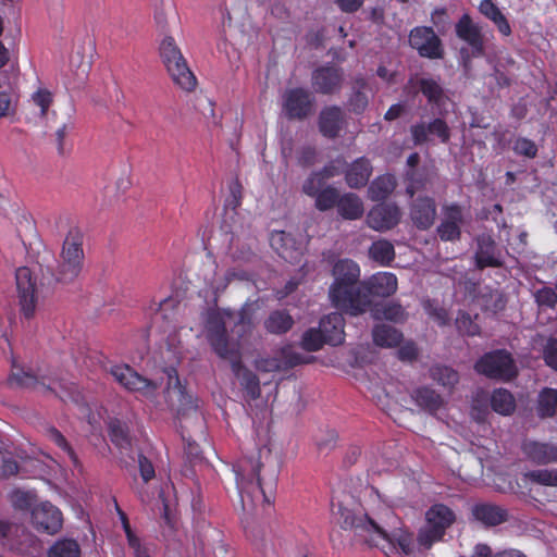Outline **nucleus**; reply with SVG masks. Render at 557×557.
<instances>
[{
  "label": "nucleus",
  "mask_w": 557,
  "mask_h": 557,
  "mask_svg": "<svg viewBox=\"0 0 557 557\" xmlns=\"http://www.w3.org/2000/svg\"><path fill=\"white\" fill-rule=\"evenodd\" d=\"M234 317L231 309H224L222 313H211L207 321V339L218 357L233 361L234 368H239L242 347L249 343L256 326L236 319L228 333L224 318Z\"/></svg>",
  "instance_id": "f257e3e1"
},
{
  "label": "nucleus",
  "mask_w": 557,
  "mask_h": 557,
  "mask_svg": "<svg viewBox=\"0 0 557 557\" xmlns=\"http://www.w3.org/2000/svg\"><path fill=\"white\" fill-rule=\"evenodd\" d=\"M334 282L330 287L332 305L350 315L360 314V305H363L364 296L359 283L360 268L351 259H339L333 267Z\"/></svg>",
  "instance_id": "f03ea898"
},
{
  "label": "nucleus",
  "mask_w": 557,
  "mask_h": 557,
  "mask_svg": "<svg viewBox=\"0 0 557 557\" xmlns=\"http://www.w3.org/2000/svg\"><path fill=\"white\" fill-rule=\"evenodd\" d=\"M262 463L259 457L245 458L235 467L236 486L240 496L243 509L251 511L259 503L271 504V495L276 486L272 476L264 481L260 476Z\"/></svg>",
  "instance_id": "7ed1b4c3"
},
{
  "label": "nucleus",
  "mask_w": 557,
  "mask_h": 557,
  "mask_svg": "<svg viewBox=\"0 0 557 557\" xmlns=\"http://www.w3.org/2000/svg\"><path fill=\"white\" fill-rule=\"evenodd\" d=\"M7 384L10 387L37 389L42 388L45 393H52L62 401L78 403L81 393L77 385L62 380L37 375L30 369L25 370L16 360H12L11 373L8 376Z\"/></svg>",
  "instance_id": "20e7f679"
},
{
  "label": "nucleus",
  "mask_w": 557,
  "mask_h": 557,
  "mask_svg": "<svg viewBox=\"0 0 557 557\" xmlns=\"http://www.w3.org/2000/svg\"><path fill=\"white\" fill-rule=\"evenodd\" d=\"M84 233L78 226H72L62 243L58 264L51 272L55 283L71 284L81 275L85 264Z\"/></svg>",
  "instance_id": "39448f33"
},
{
  "label": "nucleus",
  "mask_w": 557,
  "mask_h": 557,
  "mask_svg": "<svg viewBox=\"0 0 557 557\" xmlns=\"http://www.w3.org/2000/svg\"><path fill=\"white\" fill-rule=\"evenodd\" d=\"M160 57L173 83L183 90L191 91L197 79L175 40L166 36L160 44Z\"/></svg>",
  "instance_id": "423d86ee"
},
{
  "label": "nucleus",
  "mask_w": 557,
  "mask_h": 557,
  "mask_svg": "<svg viewBox=\"0 0 557 557\" xmlns=\"http://www.w3.org/2000/svg\"><path fill=\"white\" fill-rule=\"evenodd\" d=\"M474 370L487 379L502 382H509L518 375L515 359L506 349L485 352L474 363Z\"/></svg>",
  "instance_id": "0eeeda50"
},
{
  "label": "nucleus",
  "mask_w": 557,
  "mask_h": 557,
  "mask_svg": "<svg viewBox=\"0 0 557 557\" xmlns=\"http://www.w3.org/2000/svg\"><path fill=\"white\" fill-rule=\"evenodd\" d=\"M426 527L418 534V543L430 548L435 542L442 541L446 530L456 521L451 508L444 504H434L425 512Z\"/></svg>",
  "instance_id": "6e6552de"
},
{
  "label": "nucleus",
  "mask_w": 557,
  "mask_h": 557,
  "mask_svg": "<svg viewBox=\"0 0 557 557\" xmlns=\"http://www.w3.org/2000/svg\"><path fill=\"white\" fill-rule=\"evenodd\" d=\"M337 524L343 530H352L359 536H364V541L372 545L375 540H388L386 531L380 527L367 513H355L351 509L338 504L334 512Z\"/></svg>",
  "instance_id": "1a4fd4ad"
},
{
  "label": "nucleus",
  "mask_w": 557,
  "mask_h": 557,
  "mask_svg": "<svg viewBox=\"0 0 557 557\" xmlns=\"http://www.w3.org/2000/svg\"><path fill=\"white\" fill-rule=\"evenodd\" d=\"M456 37L468 45L460 49V55L465 64L472 58H482L485 55V35L479 23H475L469 13H463L455 24Z\"/></svg>",
  "instance_id": "9d476101"
},
{
  "label": "nucleus",
  "mask_w": 557,
  "mask_h": 557,
  "mask_svg": "<svg viewBox=\"0 0 557 557\" xmlns=\"http://www.w3.org/2000/svg\"><path fill=\"white\" fill-rule=\"evenodd\" d=\"M108 371L125 391L139 394L147 399L157 397L161 383L139 374L131 366L126 363L113 364Z\"/></svg>",
  "instance_id": "9b49d317"
},
{
  "label": "nucleus",
  "mask_w": 557,
  "mask_h": 557,
  "mask_svg": "<svg viewBox=\"0 0 557 557\" xmlns=\"http://www.w3.org/2000/svg\"><path fill=\"white\" fill-rule=\"evenodd\" d=\"M315 99L302 88L287 89L283 95L282 110L289 121H304L314 113Z\"/></svg>",
  "instance_id": "f8f14e48"
},
{
  "label": "nucleus",
  "mask_w": 557,
  "mask_h": 557,
  "mask_svg": "<svg viewBox=\"0 0 557 557\" xmlns=\"http://www.w3.org/2000/svg\"><path fill=\"white\" fill-rule=\"evenodd\" d=\"M409 46L417 50L421 58L443 59L445 50L442 39L430 26H416L409 33Z\"/></svg>",
  "instance_id": "ddd939ff"
},
{
  "label": "nucleus",
  "mask_w": 557,
  "mask_h": 557,
  "mask_svg": "<svg viewBox=\"0 0 557 557\" xmlns=\"http://www.w3.org/2000/svg\"><path fill=\"white\" fill-rule=\"evenodd\" d=\"M168 383L164 389V398L171 409H175L177 416L184 417L188 411L196 410V404L191 395L182 384L177 370L168 368L165 370Z\"/></svg>",
  "instance_id": "4468645a"
},
{
  "label": "nucleus",
  "mask_w": 557,
  "mask_h": 557,
  "mask_svg": "<svg viewBox=\"0 0 557 557\" xmlns=\"http://www.w3.org/2000/svg\"><path fill=\"white\" fill-rule=\"evenodd\" d=\"M364 304L360 305V314L371 306V297H389L397 290V277L394 273L379 272L369 280L361 282Z\"/></svg>",
  "instance_id": "2eb2a0df"
},
{
  "label": "nucleus",
  "mask_w": 557,
  "mask_h": 557,
  "mask_svg": "<svg viewBox=\"0 0 557 557\" xmlns=\"http://www.w3.org/2000/svg\"><path fill=\"white\" fill-rule=\"evenodd\" d=\"M474 263L478 270L502 268L505 264L503 251L490 234H480L475 238Z\"/></svg>",
  "instance_id": "dca6fc26"
},
{
  "label": "nucleus",
  "mask_w": 557,
  "mask_h": 557,
  "mask_svg": "<svg viewBox=\"0 0 557 557\" xmlns=\"http://www.w3.org/2000/svg\"><path fill=\"white\" fill-rule=\"evenodd\" d=\"M401 219V211L394 202H381L370 209L366 222L368 226L377 232H386L397 226Z\"/></svg>",
  "instance_id": "f3484780"
},
{
  "label": "nucleus",
  "mask_w": 557,
  "mask_h": 557,
  "mask_svg": "<svg viewBox=\"0 0 557 557\" xmlns=\"http://www.w3.org/2000/svg\"><path fill=\"white\" fill-rule=\"evenodd\" d=\"M304 356L292 347H283L272 357L258 358L255 367L261 372L288 371L298 364L304 363Z\"/></svg>",
  "instance_id": "a211bd4d"
},
{
  "label": "nucleus",
  "mask_w": 557,
  "mask_h": 557,
  "mask_svg": "<svg viewBox=\"0 0 557 557\" xmlns=\"http://www.w3.org/2000/svg\"><path fill=\"white\" fill-rule=\"evenodd\" d=\"M343 81V70L334 64L319 66L311 75L313 90L322 95H333L339 91Z\"/></svg>",
  "instance_id": "6ab92c4d"
},
{
  "label": "nucleus",
  "mask_w": 557,
  "mask_h": 557,
  "mask_svg": "<svg viewBox=\"0 0 557 557\" xmlns=\"http://www.w3.org/2000/svg\"><path fill=\"white\" fill-rule=\"evenodd\" d=\"M16 287L18 292L21 312L26 319H30L36 310V283L32 271L27 267H21L15 272Z\"/></svg>",
  "instance_id": "aec40b11"
},
{
  "label": "nucleus",
  "mask_w": 557,
  "mask_h": 557,
  "mask_svg": "<svg viewBox=\"0 0 557 557\" xmlns=\"http://www.w3.org/2000/svg\"><path fill=\"white\" fill-rule=\"evenodd\" d=\"M32 523L37 531L53 535L62 528V512L50 502H42L33 508Z\"/></svg>",
  "instance_id": "412c9836"
},
{
  "label": "nucleus",
  "mask_w": 557,
  "mask_h": 557,
  "mask_svg": "<svg viewBox=\"0 0 557 557\" xmlns=\"http://www.w3.org/2000/svg\"><path fill=\"white\" fill-rule=\"evenodd\" d=\"M410 134L416 146L428 143L429 136L437 137L442 144H448L450 140V128L447 122L441 117H435L429 123L419 122L411 125Z\"/></svg>",
  "instance_id": "4be33fe9"
},
{
  "label": "nucleus",
  "mask_w": 557,
  "mask_h": 557,
  "mask_svg": "<svg viewBox=\"0 0 557 557\" xmlns=\"http://www.w3.org/2000/svg\"><path fill=\"white\" fill-rule=\"evenodd\" d=\"M409 214L413 225L420 231H426L434 224L437 208L434 198L418 196L409 206Z\"/></svg>",
  "instance_id": "5701e85b"
},
{
  "label": "nucleus",
  "mask_w": 557,
  "mask_h": 557,
  "mask_svg": "<svg viewBox=\"0 0 557 557\" xmlns=\"http://www.w3.org/2000/svg\"><path fill=\"white\" fill-rule=\"evenodd\" d=\"M473 519L485 527H496L509 518L506 508L492 503H478L471 508Z\"/></svg>",
  "instance_id": "b1692460"
},
{
  "label": "nucleus",
  "mask_w": 557,
  "mask_h": 557,
  "mask_svg": "<svg viewBox=\"0 0 557 557\" xmlns=\"http://www.w3.org/2000/svg\"><path fill=\"white\" fill-rule=\"evenodd\" d=\"M344 124V114L339 107L331 106L321 110L318 120L320 133L330 139L336 138Z\"/></svg>",
  "instance_id": "393cba45"
},
{
  "label": "nucleus",
  "mask_w": 557,
  "mask_h": 557,
  "mask_svg": "<svg viewBox=\"0 0 557 557\" xmlns=\"http://www.w3.org/2000/svg\"><path fill=\"white\" fill-rule=\"evenodd\" d=\"M525 457L536 465H548L557 461V446L549 443L528 441L522 444Z\"/></svg>",
  "instance_id": "a878e982"
},
{
  "label": "nucleus",
  "mask_w": 557,
  "mask_h": 557,
  "mask_svg": "<svg viewBox=\"0 0 557 557\" xmlns=\"http://www.w3.org/2000/svg\"><path fill=\"white\" fill-rule=\"evenodd\" d=\"M326 343L332 346L342 345L345 341V319L341 312H332L321 318L319 323Z\"/></svg>",
  "instance_id": "bb28decb"
},
{
  "label": "nucleus",
  "mask_w": 557,
  "mask_h": 557,
  "mask_svg": "<svg viewBox=\"0 0 557 557\" xmlns=\"http://www.w3.org/2000/svg\"><path fill=\"white\" fill-rule=\"evenodd\" d=\"M411 398L414 404L429 414H435L445 405L441 394L430 386H420L412 391Z\"/></svg>",
  "instance_id": "cd10ccee"
},
{
  "label": "nucleus",
  "mask_w": 557,
  "mask_h": 557,
  "mask_svg": "<svg viewBox=\"0 0 557 557\" xmlns=\"http://www.w3.org/2000/svg\"><path fill=\"white\" fill-rule=\"evenodd\" d=\"M372 164L366 157L356 159L345 172V181L350 188L364 187L372 174Z\"/></svg>",
  "instance_id": "c85d7f7f"
},
{
  "label": "nucleus",
  "mask_w": 557,
  "mask_h": 557,
  "mask_svg": "<svg viewBox=\"0 0 557 557\" xmlns=\"http://www.w3.org/2000/svg\"><path fill=\"white\" fill-rule=\"evenodd\" d=\"M416 85L418 86V91L425 97L429 104L440 107L445 102V89L441 84L440 77H420L417 79Z\"/></svg>",
  "instance_id": "c756f323"
},
{
  "label": "nucleus",
  "mask_w": 557,
  "mask_h": 557,
  "mask_svg": "<svg viewBox=\"0 0 557 557\" xmlns=\"http://www.w3.org/2000/svg\"><path fill=\"white\" fill-rule=\"evenodd\" d=\"M230 363L232 372L239 380L247 396L252 400L258 399L261 395V387L257 374L244 366L242 357H239V368H234L233 361H230Z\"/></svg>",
  "instance_id": "7c9ffc66"
},
{
  "label": "nucleus",
  "mask_w": 557,
  "mask_h": 557,
  "mask_svg": "<svg viewBox=\"0 0 557 557\" xmlns=\"http://www.w3.org/2000/svg\"><path fill=\"white\" fill-rule=\"evenodd\" d=\"M294 319L285 309H276L270 312L263 322L265 331L274 335H283L294 326Z\"/></svg>",
  "instance_id": "2f4dec72"
},
{
  "label": "nucleus",
  "mask_w": 557,
  "mask_h": 557,
  "mask_svg": "<svg viewBox=\"0 0 557 557\" xmlns=\"http://www.w3.org/2000/svg\"><path fill=\"white\" fill-rule=\"evenodd\" d=\"M373 343L384 348L398 347L403 342V333L396 327L382 323L372 330Z\"/></svg>",
  "instance_id": "473e14b6"
},
{
  "label": "nucleus",
  "mask_w": 557,
  "mask_h": 557,
  "mask_svg": "<svg viewBox=\"0 0 557 557\" xmlns=\"http://www.w3.org/2000/svg\"><path fill=\"white\" fill-rule=\"evenodd\" d=\"M396 186V177L393 174L380 175L371 182L368 196L372 201H384L393 194Z\"/></svg>",
  "instance_id": "72a5a7b5"
},
{
  "label": "nucleus",
  "mask_w": 557,
  "mask_h": 557,
  "mask_svg": "<svg viewBox=\"0 0 557 557\" xmlns=\"http://www.w3.org/2000/svg\"><path fill=\"white\" fill-rule=\"evenodd\" d=\"M338 214L345 220H357L363 214V203L361 199L352 193L341 196L338 206Z\"/></svg>",
  "instance_id": "f704fd0d"
},
{
  "label": "nucleus",
  "mask_w": 557,
  "mask_h": 557,
  "mask_svg": "<svg viewBox=\"0 0 557 557\" xmlns=\"http://www.w3.org/2000/svg\"><path fill=\"white\" fill-rule=\"evenodd\" d=\"M109 437L114 446L121 451L129 450L132 448V438L127 424L119 419H112L109 422Z\"/></svg>",
  "instance_id": "c9c22d12"
},
{
  "label": "nucleus",
  "mask_w": 557,
  "mask_h": 557,
  "mask_svg": "<svg viewBox=\"0 0 557 557\" xmlns=\"http://www.w3.org/2000/svg\"><path fill=\"white\" fill-rule=\"evenodd\" d=\"M492 409L502 416H510L516 410L515 396L506 388H496L491 395Z\"/></svg>",
  "instance_id": "e433bc0d"
},
{
  "label": "nucleus",
  "mask_w": 557,
  "mask_h": 557,
  "mask_svg": "<svg viewBox=\"0 0 557 557\" xmlns=\"http://www.w3.org/2000/svg\"><path fill=\"white\" fill-rule=\"evenodd\" d=\"M430 377L441 386L451 391L459 382V373L451 367L434 364L429 370Z\"/></svg>",
  "instance_id": "4c0bfd02"
},
{
  "label": "nucleus",
  "mask_w": 557,
  "mask_h": 557,
  "mask_svg": "<svg viewBox=\"0 0 557 557\" xmlns=\"http://www.w3.org/2000/svg\"><path fill=\"white\" fill-rule=\"evenodd\" d=\"M537 416L542 419L553 418L557 412V389L544 387L537 398Z\"/></svg>",
  "instance_id": "58836bf2"
},
{
  "label": "nucleus",
  "mask_w": 557,
  "mask_h": 557,
  "mask_svg": "<svg viewBox=\"0 0 557 557\" xmlns=\"http://www.w3.org/2000/svg\"><path fill=\"white\" fill-rule=\"evenodd\" d=\"M370 258L383 267H388L395 259L394 245L387 239L373 242L369 248Z\"/></svg>",
  "instance_id": "ea45409f"
},
{
  "label": "nucleus",
  "mask_w": 557,
  "mask_h": 557,
  "mask_svg": "<svg viewBox=\"0 0 557 557\" xmlns=\"http://www.w3.org/2000/svg\"><path fill=\"white\" fill-rule=\"evenodd\" d=\"M406 194L413 198L416 193L424 190L430 182L425 169H408L405 174Z\"/></svg>",
  "instance_id": "a19ab883"
},
{
  "label": "nucleus",
  "mask_w": 557,
  "mask_h": 557,
  "mask_svg": "<svg viewBox=\"0 0 557 557\" xmlns=\"http://www.w3.org/2000/svg\"><path fill=\"white\" fill-rule=\"evenodd\" d=\"M81 548L74 540H61L55 542L48 552V557H79Z\"/></svg>",
  "instance_id": "79ce46f5"
},
{
  "label": "nucleus",
  "mask_w": 557,
  "mask_h": 557,
  "mask_svg": "<svg viewBox=\"0 0 557 557\" xmlns=\"http://www.w3.org/2000/svg\"><path fill=\"white\" fill-rule=\"evenodd\" d=\"M534 301L542 310H555L557 307V285L555 288L543 286L533 294Z\"/></svg>",
  "instance_id": "37998d69"
},
{
  "label": "nucleus",
  "mask_w": 557,
  "mask_h": 557,
  "mask_svg": "<svg viewBox=\"0 0 557 557\" xmlns=\"http://www.w3.org/2000/svg\"><path fill=\"white\" fill-rule=\"evenodd\" d=\"M339 198L341 195L335 187L326 186L314 197V206L319 211L324 212L334 208L335 206L337 207Z\"/></svg>",
  "instance_id": "c03bdc74"
},
{
  "label": "nucleus",
  "mask_w": 557,
  "mask_h": 557,
  "mask_svg": "<svg viewBox=\"0 0 557 557\" xmlns=\"http://www.w3.org/2000/svg\"><path fill=\"white\" fill-rule=\"evenodd\" d=\"M324 344H327L326 337L320 326L307 330L301 337V347L307 351H318Z\"/></svg>",
  "instance_id": "a18cd8bd"
},
{
  "label": "nucleus",
  "mask_w": 557,
  "mask_h": 557,
  "mask_svg": "<svg viewBox=\"0 0 557 557\" xmlns=\"http://www.w3.org/2000/svg\"><path fill=\"white\" fill-rule=\"evenodd\" d=\"M46 435L49 441L54 443L59 448H61L70 458L72 463L77 467L79 465L78 458L72 446L69 444L63 434L54 426L47 429Z\"/></svg>",
  "instance_id": "49530a36"
},
{
  "label": "nucleus",
  "mask_w": 557,
  "mask_h": 557,
  "mask_svg": "<svg viewBox=\"0 0 557 557\" xmlns=\"http://www.w3.org/2000/svg\"><path fill=\"white\" fill-rule=\"evenodd\" d=\"M260 309V300H246L237 311L236 319L243 321L244 324L256 326V315Z\"/></svg>",
  "instance_id": "de8ad7c7"
},
{
  "label": "nucleus",
  "mask_w": 557,
  "mask_h": 557,
  "mask_svg": "<svg viewBox=\"0 0 557 557\" xmlns=\"http://www.w3.org/2000/svg\"><path fill=\"white\" fill-rule=\"evenodd\" d=\"M542 358L545 366L557 372V338L549 336L542 346Z\"/></svg>",
  "instance_id": "09e8293b"
},
{
  "label": "nucleus",
  "mask_w": 557,
  "mask_h": 557,
  "mask_svg": "<svg viewBox=\"0 0 557 557\" xmlns=\"http://www.w3.org/2000/svg\"><path fill=\"white\" fill-rule=\"evenodd\" d=\"M456 327L461 335L475 336L480 334V326L471 319L468 312H459L456 318Z\"/></svg>",
  "instance_id": "8fccbe9b"
},
{
  "label": "nucleus",
  "mask_w": 557,
  "mask_h": 557,
  "mask_svg": "<svg viewBox=\"0 0 557 557\" xmlns=\"http://www.w3.org/2000/svg\"><path fill=\"white\" fill-rule=\"evenodd\" d=\"M527 478L541 485L557 486V470H532L527 473Z\"/></svg>",
  "instance_id": "3c124183"
},
{
  "label": "nucleus",
  "mask_w": 557,
  "mask_h": 557,
  "mask_svg": "<svg viewBox=\"0 0 557 557\" xmlns=\"http://www.w3.org/2000/svg\"><path fill=\"white\" fill-rule=\"evenodd\" d=\"M512 150L517 156H522L529 159H533L537 156V146L536 144L527 138V137H518L512 145Z\"/></svg>",
  "instance_id": "603ef678"
},
{
  "label": "nucleus",
  "mask_w": 557,
  "mask_h": 557,
  "mask_svg": "<svg viewBox=\"0 0 557 557\" xmlns=\"http://www.w3.org/2000/svg\"><path fill=\"white\" fill-rule=\"evenodd\" d=\"M461 226L443 220L436 228L437 235L443 242H456L461 237Z\"/></svg>",
  "instance_id": "864d4df0"
},
{
  "label": "nucleus",
  "mask_w": 557,
  "mask_h": 557,
  "mask_svg": "<svg viewBox=\"0 0 557 557\" xmlns=\"http://www.w3.org/2000/svg\"><path fill=\"white\" fill-rule=\"evenodd\" d=\"M320 174L312 172L302 184V193L309 197H315L323 188H325V182Z\"/></svg>",
  "instance_id": "5fc2aeb1"
},
{
  "label": "nucleus",
  "mask_w": 557,
  "mask_h": 557,
  "mask_svg": "<svg viewBox=\"0 0 557 557\" xmlns=\"http://www.w3.org/2000/svg\"><path fill=\"white\" fill-rule=\"evenodd\" d=\"M32 101L40 109V115L46 116L48 109L53 101V96L48 89L39 88L32 95Z\"/></svg>",
  "instance_id": "6e6d98bb"
},
{
  "label": "nucleus",
  "mask_w": 557,
  "mask_h": 557,
  "mask_svg": "<svg viewBox=\"0 0 557 557\" xmlns=\"http://www.w3.org/2000/svg\"><path fill=\"white\" fill-rule=\"evenodd\" d=\"M444 219L447 222H451L458 225L463 223V209L459 203L453 202L443 206Z\"/></svg>",
  "instance_id": "4d7b16f0"
},
{
  "label": "nucleus",
  "mask_w": 557,
  "mask_h": 557,
  "mask_svg": "<svg viewBox=\"0 0 557 557\" xmlns=\"http://www.w3.org/2000/svg\"><path fill=\"white\" fill-rule=\"evenodd\" d=\"M368 96L364 91L354 90L348 100L349 109L356 113L361 114L368 107Z\"/></svg>",
  "instance_id": "13d9d810"
},
{
  "label": "nucleus",
  "mask_w": 557,
  "mask_h": 557,
  "mask_svg": "<svg viewBox=\"0 0 557 557\" xmlns=\"http://www.w3.org/2000/svg\"><path fill=\"white\" fill-rule=\"evenodd\" d=\"M243 186L238 180H235L230 185V196L226 199L225 206L232 210H236L242 205Z\"/></svg>",
  "instance_id": "bf43d9fd"
},
{
  "label": "nucleus",
  "mask_w": 557,
  "mask_h": 557,
  "mask_svg": "<svg viewBox=\"0 0 557 557\" xmlns=\"http://www.w3.org/2000/svg\"><path fill=\"white\" fill-rule=\"evenodd\" d=\"M11 499L15 508L27 510L33 506L34 495L29 492L15 491Z\"/></svg>",
  "instance_id": "052dcab7"
},
{
  "label": "nucleus",
  "mask_w": 557,
  "mask_h": 557,
  "mask_svg": "<svg viewBox=\"0 0 557 557\" xmlns=\"http://www.w3.org/2000/svg\"><path fill=\"white\" fill-rule=\"evenodd\" d=\"M383 318L393 321L400 322L405 319V310L399 304H388L382 309Z\"/></svg>",
  "instance_id": "680f3d73"
},
{
  "label": "nucleus",
  "mask_w": 557,
  "mask_h": 557,
  "mask_svg": "<svg viewBox=\"0 0 557 557\" xmlns=\"http://www.w3.org/2000/svg\"><path fill=\"white\" fill-rule=\"evenodd\" d=\"M18 469V462L13 457H2L0 463V479H8L17 474Z\"/></svg>",
  "instance_id": "e2e57ef3"
},
{
  "label": "nucleus",
  "mask_w": 557,
  "mask_h": 557,
  "mask_svg": "<svg viewBox=\"0 0 557 557\" xmlns=\"http://www.w3.org/2000/svg\"><path fill=\"white\" fill-rule=\"evenodd\" d=\"M479 11L492 22L503 13L493 0H482L479 4Z\"/></svg>",
  "instance_id": "0e129e2a"
},
{
  "label": "nucleus",
  "mask_w": 557,
  "mask_h": 557,
  "mask_svg": "<svg viewBox=\"0 0 557 557\" xmlns=\"http://www.w3.org/2000/svg\"><path fill=\"white\" fill-rule=\"evenodd\" d=\"M298 164L302 168H309L317 161V150L314 147H302L297 157Z\"/></svg>",
  "instance_id": "69168bd1"
},
{
  "label": "nucleus",
  "mask_w": 557,
  "mask_h": 557,
  "mask_svg": "<svg viewBox=\"0 0 557 557\" xmlns=\"http://www.w3.org/2000/svg\"><path fill=\"white\" fill-rule=\"evenodd\" d=\"M232 259L238 262L250 263L256 259V253L250 246L243 245L233 250Z\"/></svg>",
  "instance_id": "338daca9"
},
{
  "label": "nucleus",
  "mask_w": 557,
  "mask_h": 557,
  "mask_svg": "<svg viewBox=\"0 0 557 557\" xmlns=\"http://www.w3.org/2000/svg\"><path fill=\"white\" fill-rule=\"evenodd\" d=\"M138 466H139V472L140 476L143 478L144 482H149L151 479L154 478V467L152 462L143 454L138 455Z\"/></svg>",
  "instance_id": "774afa93"
}]
</instances>
